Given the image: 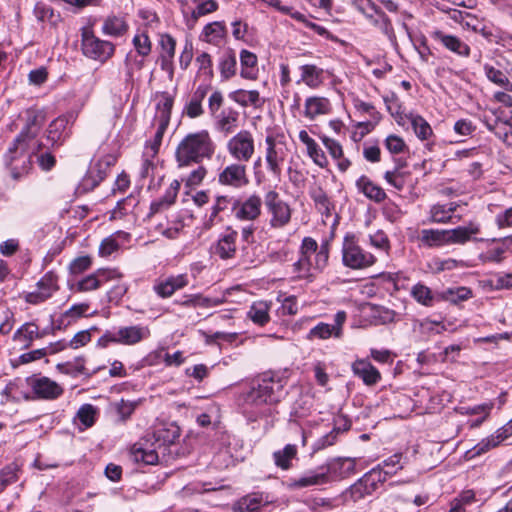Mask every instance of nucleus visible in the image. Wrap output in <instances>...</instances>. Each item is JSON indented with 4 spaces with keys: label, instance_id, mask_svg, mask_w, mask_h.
<instances>
[{
    "label": "nucleus",
    "instance_id": "nucleus-30",
    "mask_svg": "<svg viewBox=\"0 0 512 512\" xmlns=\"http://www.w3.org/2000/svg\"><path fill=\"white\" fill-rule=\"evenodd\" d=\"M44 333H40L38 325L34 322H26L14 333V341L23 344V348H29L35 339H42Z\"/></svg>",
    "mask_w": 512,
    "mask_h": 512
},
{
    "label": "nucleus",
    "instance_id": "nucleus-6",
    "mask_svg": "<svg viewBox=\"0 0 512 512\" xmlns=\"http://www.w3.org/2000/svg\"><path fill=\"white\" fill-rule=\"evenodd\" d=\"M264 204L270 216L269 225L273 229H283L292 218V209L275 190L268 191L264 196Z\"/></svg>",
    "mask_w": 512,
    "mask_h": 512
},
{
    "label": "nucleus",
    "instance_id": "nucleus-57",
    "mask_svg": "<svg viewBox=\"0 0 512 512\" xmlns=\"http://www.w3.org/2000/svg\"><path fill=\"white\" fill-rule=\"evenodd\" d=\"M384 179L395 189L401 191L406 184V173L398 168H395L392 171H386L384 174Z\"/></svg>",
    "mask_w": 512,
    "mask_h": 512
},
{
    "label": "nucleus",
    "instance_id": "nucleus-22",
    "mask_svg": "<svg viewBox=\"0 0 512 512\" xmlns=\"http://www.w3.org/2000/svg\"><path fill=\"white\" fill-rule=\"evenodd\" d=\"M120 276V273L116 270H98L78 281L76 289L79 292L93 291L98 289L103 283Z\"/></svg>",
    "mask_w": 512,
    "mask_h": 512
},
{
    "label": "nucleus",
    "instance_id": "nucleus-14",
    "mask_svg": "<svg viewBox=\"0 0 512 512\" xmlns=\"http://www.w3.org/2000/svg\"><path fill=\"white\" fill-rule=\"evenodd\" d=\"M25 125L20 134L16 137L17 142L25 141L37 145L35 140L43 123L44 115L41 111L36 109H28L25 111Z\"/></svg>",
    "mask_w": 512,
    "mask_h": 512
},
{
    "label": "nucleus",
    "instance_id": "nucleus-20",
    "mask_svg": "<svg viewBox=\"0 0 512 512\" xmlns=\"http://www.w3.org/2000/svg\"><path fill=\"white\" fill-rule=\"evenodd\" d=\"M116 344L136 345L150 336V329L147 326H124L115 329Z\"/></svg>",
    "mask_w": 512,
    "mask_h": 512
},
{
    "label": "nucleus",
    "instance_id": "nucleus-35",
    "mask_svg": "<svg viewBox=\"0 0 512 512\" xmlns=\"http://www.w3.org/2000/svg\"><path fill=\"white\" fill-rule=\"evenodd\" d=\"M177 304L186 308H211L219 306L222 300L218 298L206 297L200 293L184 295L180 300L176 301Z\"/></svg>",
    "mask_w": 512,
    "mask_h": 512
},
{
    "label": "nucleus",
    "instance_id": "nucleus-64",
    "mask_svg": "<svg viewBox=\"0 0 512 512\" xmlns=\"http://www.w3.org/2000/svg\"><path fill=\"white\" fill-rule=\"evenodd\" d=\"M370 244L375 247L376 249H379L384 252H388L390 249V242L387 237V235L379 230L376 233L369 236Z\"/></svg>",
    "mask_w": 512,
    "mask_h": 512
},
{
    "label": "nucleus",
    "instance_id": "nucleus-2",
    "mask_svg": "<svg viewBox=\"0 0 512 512\" xmlns=\"http://www.w3.org/2000/svg\"><path fill=\"white\" fill-rule=\"evenodd\" d=\"M216 145L207 130L188 133L175 149V160L179 168L200 164L210 160Z\"/></svg>",
    "mask_w": 512,
    "mask_h": 512
},
{
    "label": "nucleus",
    "instance_id": "nucleus-40",
    "mask_svg": "<svg viewBox=\"0 0 512 512\" xmlns=\"http://www.w3.org/2000/svg\"><path fill=\"white\" fill-rule=\"evenodd\" d=\"M231 100L241 105L242 107L254 106L260 107L263 101L260 99V94L257 90L246 91L239 89L229 94Z\"/></svg>",
    "mask_w": 512,
    "mask_h": 512
},
{
    "label": "nucleus",
    "instance_id": "nucleus-47",
    "mask_svg": "<svg viewBox=\"0 0 512 512\" xmlns=\"http://www.w3.org/2000/svg\"><path fill=\"white\" fill-rule=\"evenodd\" d=\"M89 309V305L87 303L75 304L66 310L63 314H61L59 318V327L60 326H68L75 322L77 319L82 317L86 311Z\"/></svg>",
    "mask_w": 512,
    "mask_h": 512
},
{
    "label": "nucleus",
    "instance_id": "nucleus-24",
    "mask_svg": "<svg viewBox=\"0 0 512 512\" xmlns=\"http://www.w3.org/2000/svg\"><path fill=\"white\" fill-rule=\"evenodd\" d=\"M352 371L367 386H373L381 380V374L378 369L367 360H356L352 364Z\"/></svg>",
    "mask_w": 512,
    "mask_h": 512
},
{
    "label": "nucleus",
    "instance_id": "nucleus-13",
    "mask_svg": "<svg viewBox=\"0 0 512 512\" xmlns=\"http://www.w3.org/2000/svg\"><path fill=\"white\" fill-rule=\"evenodd\" d=\"M58 277L57 275L49 271L47 272L37 283V290L28 293L25 296L27 303L36 305L49 299L55 291L58 290Z\"/></svg>",
    "mask_w": 512,
    "mask_h": 512
},
{
    "label": "nucleus",
    "instance_id": "nucleus-8",
    "mask_svg": "<svg viewBox=\"0 0 512 512\" xmlns=\"http://www.w3.org/2000/svg\"><path fill=\"white\" fill-rule=\"evenodd\" d=\"M228 154L237 162H249L255 153V141L252 133L241 130L232 136L226 144Z\"/></svg>",
    "mask_w": 512,
    "mask_h": 512
},
{
    "label": "nucleus",
    "instance_id": "nucleus-44",
    "mask_svg": "<svg viewBox=\"0 0 512 512\" xmlns=\"http://www.w3.org/2000/svg\"><path fill=\"white\" fill-rule=\"evenodd\" d=\"M240 63H241V77L249 80H253L256 78L255 67L257 65V56L243 49L240 52Z\"/></svg>",
    "mask_w": 512,
    "mask_h": 512
},
{
    "label": "nucleus",
    "instance_id": "nucleus-1",
    "mask_svg": "<svg viewBox=\"0 0 512 512\" xmlns=\"http://www.w3.org/2000/svg\"><path fill=\"white\" fill-rule=\"evenodd\" d=\"M180 437V427L169 423L157 428L152 435L141 438L131 447V456L135 462L145 465L158 463V449L174 444Z\"/></svg>",
    "mask_w": 512,
    "mask_h": 512
},
{
    "label": "nucleus",
    "instance_id": "nucleus-60",
    "mask_svg": "<svg viewBox=\"0 0 512 512\" xmlns=\"http://www.w3.org/2000/svg\"><path fill=\"white\" fill-rule=\"evenodd\" d=\"M92 265V259L90 256H80L75 259H73L69 264V272L72 275H79L88 269H90Z\"/></svg>",
    "mask_w": 512,
    "mask_h": 512
},
{
    "label": "nucleus",
    "instance_id": "nucleus-49",
    "mask_svg": "<svg viewBox=\"0 0 512 512\" xmlns=\"http://www.w3.org/2000/svg\"><path fill=\"white\" fill-rule=\"evenodd\" d=\"M484 72L486 77L494 84L504 88L507 91H512V83L509 81L507 76L499 69H496L492 65L485 64Z\"/></svg>",
    "mask_w": 512,
    "mask_h": 512
},
{
    "label": "nucleus",
    "instance_id": "nucleus-11",
    "mask_svg": "<svg viewBox=\"0 0 512 512\" xmlns=\"http://www.w3.org/2000/svg\"><path fill=\"white\" fill-rule=\"evenodd\" d=\"M265 143L267 168L275 177H280L282 172L281 165L286 158L285 145L283 142L276 141L271 135L265 138Z\"/></svg>",
    "mask_w": 512,
    "mask_h": 512
},
{
    "label": "nucleus",
    "instance_id": "nucleus-23",
    "mask_svg": "<svg viewBox=\"0 0 512 512\" xmlns=\"http://www.w3.org/2000/svg\"><path fill=\"white\" fill-rule=\"evenodd\" d=\"M75 115L68 113L59 116L53 120L47 130V139L52 142L53 145H60L68 136L67 127L69 123H73Z\"/></svg>",
    "mask_w": 512,
    "mask_h": 512
},
{
    "label": "nucleus",
    "instance_id": "nucleus-19",
    "mask_svg": "<svg viewBox=\"0 0 512 512\" xmlns=\"http://www.w3.org/2000/svg\"><path fill=\"white\" fill-rule=\"evenodd\" d=\"M187 275H171L165 279H157L153 284V291L160 298H169L175 291L183 289L188 285Z\"/></svg>",
    "mask_w": 512,
    "mask_h": 512
},
{
    "label": "nucleus",
    "instance_id": "nucleus-55",
    "mask_svg": "<svg viewBox=\"0 0 512 512\" xmlns=\"http://www.w3.org/2000/svg\"><path fill=\"white\" fill-rule=\"evenodd\" d=\"M262 504V497L257 494H250L242 497L237 502L239 512H257Z\"/></svg>",
    "mask_w": 512,
    "mask_h": 512
},
{
    "label": "nucleus",
    "instance_id": "nucleus-3",
    "mask_svg": "<svg viewBox=\"0 0 512 512\" xmlns=\"http://www.w3.org/2000/svg\"><path fill=\"white\" fill-rule=\"evenodd\" d=\"M40 146V144L34 145L25 141L17 142L15 138L5 154V165L14 180H19L29 173L32 168V155Z\"/></svg>",
    "mask_w": 512,
    "mask_h": 512
},
{
    "label": "nucleus",
    "instance_id": "nucleus-16",
    "mask_svg": "<svg viewBox=\"0 0 512 512\" xmlns=\"http://www.w3.org/2000/svg\"><path fill=\"white\" fill-rule=\"evenodd\" d=\"M237 238L238 232L231 227H227L226 230L219 236L216 243L213 245V254L222 260L234 258L237 251Z\"/></svg>",
    "mask_w": 512,
    "mask_h": 512
},
{
    "label": "nucleus",
    "instance_id": "nucleus-4",
    "mask_svg": "<svg viewBox=\"0 0 512 512\" xmlns=\"http://www.w3.org/2000/svg\"><path fill=\"white\" fill-rule=\"evenodd\" d=\"M284 386L285 382L280 377L266 374L247 393L245 402L253 406L276 404L284 396Z\"/></svg>",
    "mask_w": 512,
    "mask_h": 512
},
{
    "label": "nucleus",
    "instance_id": "nucleus-28",
    "mask_svg": "<svg viewBox=\"0 0 512 512\" xmlns=\"http://www.w3.org/2000/svg\"><path fill=\"white\" fill-rule=\"evenodd\" d=\"M329 473L330 481L334 478H345L355 471V460L352 458H339L324 465Z\"/></svg>",
    "mask_w": 512,
    "mask_h": 512
},
{
    "label": "nucleus",
    "instance_id": "nucleus-27",
    "mask_svg": "<svg viewBox=\"0 0 512 512\" xmlns=\"http://www.w3.org/2000/svg\"><path fill=\"white\" fill-rule=\"evenodd\" d=\"M299 140L306 146L307 154L312 161L321 168L328 164L324 151L319 147L316 141L311 138L306 130L299 132Z\"/></svg>",
    "mask_w": 512,
    "mask_h": 512
},
{
    "label": "nucleus",
    "instance_id": "nucleus-21",
    "mask_svg": "<svg viewBox=\"0 0 512 512\" xmlns=\"http://www.w3.org/2000/svg\"><path fill=\"white\" fill-rule=\"evenodd\" d=\"M431 37L441 43L447 50L460 57L467 58L470 56L471 49L469 45L457 36L446 34L441 30H435L431 33Z\"/></svg>",
    "mask_w": 512,
    "mask_h": 512
},
{
    "label": "nucleus",
    "instance_id": "nucleus-32",
    "mask_svg": "<svg viewBox=\"0 0 512 512\" xmlns=\"http://www.w3.org/2000/svg\"><path fill=\"white\" fill-rule=\"evenodd\" d=\"M366 19L374 26L379 28L390 40L395 39V32L390 18L386 13L377 7L371 13L367 14Z\"/></svg>",
    "mask_w": 512,
    "mask_h": 512
},
{
    "label": "nucleus",
    "instance_id": "nucleus-54",
    "mask_svg": "<svg viewBox=\"0 0 512 512\" xmlns=\"http://www.w3.org/2000/svg\"><path fill=\"white\" fill-rule=\"evenodd\" d=\"M411 295L420 304L424 306L433 305V295L429 287L424 284L417 283L411 289Z\"/></svg>",
    "mask_w": 512,
    "mask_h": 512
},
{
    "label": "nucleus",
    "instance_id": "nucleus-38",
    "mask_svg": "<svg viewBox=\"0 0 512 512\" xmlns=\"http://www.w3.org/2000/svg\"><path fill=\"white\" fill-rule=\"evenodd\" d=\"M226 28L223 22L215 21L204 26L200 39L204 42L216 45L225 36Z\"/></svg>",
    "mask_w": 512,
    "mask_h": 512
},
{
    "label": "nucleus",
    "instance_id": "nucleus-62",
    "mask_svg": "<svg viewBox=\"0 0 512 512\" xmlns=\"http://www.w3.org/2000/svg\"><path fill=\"white\" fill-rule=\"evenodd\" d=\"M329 258V246L328 243H322L317 250L316 253L313 255V265L315 271H321L328 262Z\"/></svg>",
    "mask_w": 512,
    "mask_h": 512
},
{
    "label": "nucleus",
    "instance_id": "nucleus-17",
    "mask_svg": "<svg viewBox=\"0 0 512 512\" xmlns=\"http://www.w3.org/2000/svg\"><path fill=\"white\" fill-rule=\"evenodd\" d=\"M480 231V224L474 221H470L467 225L458 226L453 229H446L447 245H464L470 241H477L478 239L476 236Z\"/></svg>",
    "mask_w": 512,
    "mask_h": 512
},
{
    "label": "nucleus",
    "instance_id": "nucleus-51",
    "mask_svg": "<svg viewBox=\"0 0 512 512\" xmlns=\"http://www.w3.org/2000/svg\"><path fill=\"white\" fill-rule=\"evenodd\" d=\"M314 265L312 257L301 255L293 264V272L298 278H310L313 276Z\"/></svg>",
    "mask_w": 512,
    "mask_h": 512
},
{
    "label": "nucleus",
    "instance_id": "nucleus-45",
    "mask_svg": "<svg viewBox=\"0 0 512 512\" xmlns=\"http://www.w3.org/2000/svg\"><path fill=\"white\" fill-rule=\"evenodd\" d=\"M238 112L232 109L224 110L217 115V128L225 133H232L237 127Z\"/></svg>",
    "mask_w": 512,
    "mask_h": 512
},
{
    "label": "nucleus",
    "instance_id": "nucleus-53",
    "mask_svg": "<svg viewBox=\"0 0 512 512\" xmlns=\"http://www.w3.org/2000/svg\"><path fill=\"white\" fill-rule=\"evenodd\" d=\"M18 471L19 467L16 463H10L0 470V493L18 480Z\"/></svg>",
    "mask_w": 512,
    "mask_h": 512
},
{
    "label": "nucleus",
    "instance_id": "nucleus-59",
    "mask_svg": "<svg viewBox=\"0 0 512 512\" xmlns=\"http://www.w3.org/2000/svg\"><path fill=\"white\" fill-rule=\"evenodd\" d=\"M311 198L320 212L326 214L330 213L331 202L325 191L321 188H317L311 192Z\"/></svg>",
    "mask_w": 512,
    "mask_h": 512
},
{
    "label": "nucleus",
    "instance_id": "nucleus-50",
    "mask_svg": "<svg viewBox=\"0 0 512 512\" xmlns=\"http://www.w3.org/2000/svg\"><path fill=\"white\" fill-rule=\"evenodd\" d=\"M221 77L225 80L230 79L236 74L237 60L234 52L229 51L223 55L219 63Z\"/></svg>",
    "mask_w": 512,
    "mask_h": 512
},
{
    "label": "nucleus",
    "instance_id": "nucleus-29",
    "mask_svg": "<svg viewBox=\"0 0 512 512\" xmlns=\"http://www.w3.org/2000/svg\"><path fill=\"white\" fill-rule=\"evenodd\" d=\"M180 186L181 184L178 180H173L170 183V186L166 189L165 194L151 203L149 215L156 214L174 204L180 190Z\"/></svg>",
    "mask_w": 512,
    "mask_h": 512
},
{
    "label": "nucleus",
    "instance_id": "nucleus-5",
    "mask_svg": "<svg viewBox=\"0 0 512 512\" xmlns=\"http://www.w3.org/2000/svg\"><path fill=\"white\" fill-rule=\"evenodd\" d=\"M81 50L86 57L104 62L114 54L115 47L97 37L90 27H84L81 30Z\"/></svg>",
    "mask_w": 512,
    "mask_h": 512
},
{
    "label": "nucleus",
    "instance_id": "nucleus-31",
    "mask_svg": "<svg viewBox=\"0 0 512 512\" xmlns=\"http://www.w3.org/2000/svg\"><path fill=\"white\" fill-rule=\"evenodd\" d=\"M356 187L363 193L368 199L381 203L387 195L383 188L372 182L367 176L363 175L356 181Z\"/></svg>",
    "mask_w": 512,
    "mask_h": 512
},
{
    "label": "nucleus",
    "instance_id": "nucleus-12",
    "mask_svg": "<svg viewBox=\"0 0 512 512\" xmlns=\"http://www.w3.org/2000/svg\"><path fill=\"white\" fill-rule=\"evenodd\" d=\"M27 382L34 395L39 399L54 400L64 392L63 388L56 381L46 376H33L28 378Z\"/></svg>",
    "mask_w": 512,
    "mask_h": 512
},
{
    "label": "nucleus",
    "instance_id": "nucleus-41",
    "mask_svg": "<svg viewBox=\"0 0 512 512\" xmlns=\"http://www.w3.org/2000/svg\"><path fill=\"white\" fill-rule=\"evenodd\" d=\"M270 305L265 301L254 302L247 312L248 318L259 326H264L270 321Z\"/></svg>",
    "mask_w": 512,
    "mask_h": 512
},
{
    "label": "nucleus",
    "instance_id": "nucleus-42",
    "mask_svg": "<svg viewBox=\"0 0 512 512\" xmlns=\"http://www.w3.org/2000/svg\"><path fill=\"white\" fill-rule=\"evenodd\" d=\"M405 117L409 120L414 133L419 139L427 140L432 136L433 130L430 124L422 116L410 113L405 115Z\"/></svg>",
    "mask_w": 512,
    "mask_h": 512
},
{
    "label": "nucleus",
    "instance_id": "nucleus-10",
    "mask_svg": "<svg viewBox=\"0 0 512 512\" xmlns=\"http://www.w3.org/2000/svg\"><path fill=\"white\" fill-rule=\"evenodd\" d=\"M218 183L232 189H242L249 184L247 166L234 162L225 166L218 174Z\"/></svg>",
    "mask_w": 512,
    "mask_h": 512
},
{
    "label": "nucleus",
    "instance_id": "nucleus-26",
    "mask_svg": "<svg viewBox=\"0 0 512 512\" xmlns=\"http://www.w3.org/2000/svg\"><path fill=\"white\" fill-rule=\"evenodd\" d=\"M304 116L314 120L317 116L329 114L331 103L328 98L320 96H311L305 100Z\"/></svg>",
    "mask_w": 512,
    "mask_h": 512
},
{
    "label": "nucleus",
    "instance_id": "nucleus-34",
    "mask_svg": "<svg viewBox=\"0 0 512 512\" xmlns=\"http://www.w3.org/2000/svg\"><path fill=\"white\" fill-rule=\"evenodd\" d=\"M114 161V158L110 156L99 160L95 166L88 171L87 177L84 179V185H90L91 188L97 186L106 177L107 170Z\"/></svg>",
    "mask_w": 512,
    "mask_h": 512
},
{
    "label": "nucleus",
    "instance_id": "nucleus-36",
    "mask_svg": "<svg viewBox=\"0 0 512 512\" xmlns=\"http://www.w3.org/2000/svg\"><path fill=\"white\" fill-rule=\"evenodd\" d=\"M394 474H396V470H384L381 465H378L367 472L361 480L368 489L374 492L379 484L384 483L388 477Z\"/></svg>",
    "mask_w": 512,
    "mask_h": 512
},
{
    "label": "nucleus",
    "instance_id": "nucleus-7",
    "mask_svg": "<svg viewBox=\"0 0 512 512\" xmlns=\"http://www.w3.org/2000/svg\"><path fill=\"white\" fill-rule=\"evenodd\" d=\"M343 264L351 269H363L372 266L376 258L371 253L365 252L355 242L353 235L344 238L342 248Z\"/></svg>",
    "mask_w": 512,
    "mask_h": 512
},
{
    "label": "nucleus",
    "instance_id": "nucleus-15",
    "mask_svg": "<svg viewBox=\"0 0 512 512\" xmlns=\"http://www.w3.org/2000/svg\"><path fill=\"white\" fill-rule=\"evenodd\" d=\"M330 482L328 471L324 466H320L315 470H308L297 478L289 481L288 487L292 490L303 489L313 486H322Z\"/></svg>",
    "mask_w": 512,
    "mask_h": 512
},
{
    "label": "nucleus",
    "instance_id": "nucleus-46",
    "mask_svg": "<svg viewBox=\"0 0 512 512\" xmlns=\"http://www.w3.org/2000/svg\"><path fill=\"white\" fill-rule=\"evenodd\" d=\"M174 99L168 92H163L157 103L158 122L168 125L171 117V110L173 107Z\"/></svg>",
    "mask_w": 512,
    "mask_h": 512
},
{
    "label": "nucleus",
    "instance_id": "nucleus-52",
    "mask_svg": "<svg viewBox=\"0 0 512 512\" xmlns=\"http://www.w3.org/2000/svg\"><path fill=\"white\" fill-rule=\"evenodd\" d=\"M167 127L168 125H164L160 122L158 123V127L154 134L153 139L151 141H148L145 145V155L156 156L158 154Z\"/></svg>",
    "mask_w": 512,
    "mask_h": 512
},
{
    "label": "nucleus",
    "instance_id": "nucleus-39",
    "mask_svg": "<svg viewBox=\"0 0 512 512\" xmlns=\"http://www.w3.org/2000/svg\"><path fill=\"white\" fill-rule=\"evenodd\" d=\"M458 205L454 202L448 204H435L430 209V222L447 223L453 218Z\"/></svg>",
    "mask_w": 512,
    "mask_h": 512
},
{
    "label": "nucleus",
    "instance_id": "nucleus-56",
    "mask_svg": "<svg viewBox=\"0 0 512 512\" xmlns=\"http://www.w3.org/2000/svg\"><path fill=\"white\" fill-rule=\"evenodd\" d=\"M336 338V332L334 331L331 324L321 322L317 324L315 327L310 329V331L307 334L308 340H314V339H320L325 340L330 337Z\"/></svg>",
    "mask_w": 512,
    "mask_h": 512
},
{
    "label": "nucleus",
    "instance_id": "nucleus-9",
    "mask_svg": "<svg viewBox=\"0 0 512 512\" xmlns=\"http://www.w3.org/2000/svg\"><path fill=\"white\" fill-rule=\"evenodd\" d=\"M262 204V198L256 193L250 194L245 199L236 197L233 216L239 221L253 222L261 216Z\"/></svg>",
    "mask_w": 512,
    "mask_h": 512
},
{
    "label": "nucleus",
    "instance_id": "nucleus-48",
    "mask_svg": "<svg viewBox=\"0 0 512 512\" xmlns=\"http://www.w3.org/2000/svg\"><path fill=\"white\" fill-rule=\"evenodd\" d=\"M297 448L295 445L287 444L282 450L273 453L275 464L287 470L291 466V460L296 456Z\"/></svg>",
    "mask_w": 512,
    "mask_h": 512
},
{
    "label": "nucleus",
    "instance_id": "nucleus-63",
    "mask_svg": "<svg viewBox=\"0 0 512 512\" xmlns=\"http://www.w3.org/2000/svg\"><path fill=\"white\" fill-rule=\"evenodd\" d=\"M159 44L161 47L160 56L174 58L176 41L172 36L169 34L161 35Z\"/></svg>",
    "mask_w": 512,
    "mask_h": 512
},
{
    "label": "nucleus",
    "instance_id": "nucleus-33",
    "mask_svg": "<svg viewBox=\"0 0 512 512\" xmlns=\"http://www.w3.org/2000/svg\"><path fill=\"white\" fill-rule=\"evenodd\" d=\"M301 78L299 82H303L311 89L320 87L324 82V70L314 64H305L300 67Z\"/></svg>",
    "mask_w": 512,
    "mask_h": 512
},
{
    "label": "nucleus",
    "instance_id": "nucleus-18",
    "mask_svg": "<svg viewBox=\"0 0 512 512\" xmlns=\"http://www.w3.org/2000/svg\"><path fill=\"white\" fill-rule=\"evenodd\" d=\"M194 7L190 12L183 10L185 24L188 29H193L200 17L206 16L218 10L219 4L216 0H191Z\"/></svg>",
    "mask_w": 512,
    "mask_h": 512
},
{
    "label": "nucleus",
    "instance_id": "nucleus-43",
    "mask_svg": "<svg viewBox=\"0 0 512 512\" xmlns=\"http://www.w3.org/2000/svg\"><path fill=\"white\" fill-rule=\"evenodd\" d=\"M128 30V24L126 21L117 16H109L105 19L103 26H102V32L105 35L112 36V37H119L126 33Z\"/></svg>",
    "mask_w": 512,
    "mask_h": 512
},
{
    "label": "nucleus",
    "instance_id": "nucleus-58",
    "mask_svg": "<svg viewBox=\"0 0 512 512\" xmlns=\"http://www.w3.org/2000/svg\"><path fill=\"white\" fill-rule=\"evenodd\" d=\"M96 414L97 409L93 405L84 404L79 408L77 417L85 427H91L95 423Z\"/></svg>",
    "mask_w": 512,
    "mask_h": 512
},
{
    "label": "nucleus",
    "instance_id": "nucleus-37",
    "mask_svg": "<svg viewBox=\"0 0 512 512\" xmlns=\"http://www.w3.org/2000/svg\"><path fill=\"white\" fill-rule=\"evenodd\" d=\"M421 244L428 248L447 245L446 229H423L420 232Z\"/></svg>",
    "mask_w": 512,
    "mask_h": 512
},
{
    "label": "nucleus",
    "instance_id": "nucleus-61",
    "mask_svg": "<svg viewBox=\"0 0 512 512\" xmlns=\"http://www.w3.org/2000/svg\"><path fill=\"white\" fill-rule=\"evenodd\" d=\"M133 45L137 53L142 57L148 56L151 52V41L145 32L134 36Z\"/></svg>",
    "mask_w": 512,
    "mask_h": 512
},
{
    "label": "nucleus",
    "instance_id": "nucleus-25",
    "mask_svg": "<svg viewBox=\"0 0 512 512\" xmlns=\"http://www.w3.org/2000/svg\"><path fill=\"white\" fill-rule=\"evenodd\" d=\"M510 436H512V419L503 427L499 428L494 434L478 443L474 447L475 453H485L488 450L498 446L502 441L509 438Z\"/></svg>",
    "mask_w": 512,
    "mask_h": 512
}]
</instances>
